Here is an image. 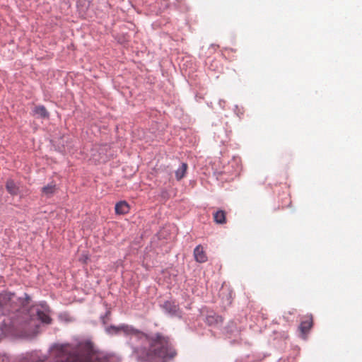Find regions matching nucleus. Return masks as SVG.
Returning <instances> with one entry per match:
<instances>
[{
    "mask_svg": "<svg viewBox=\"0 0 362 362\" xmlns=\"http://www.w3.org/2000/svg\"><path fill=\"white\" fill-rule=\"evenodd\" d=\"M163 308L170 313H175L177 310V305L171 301H165L163 305Z\"/></svg>",
    "mask_w": 362,
    "mask_h": 362,
    "instance_id": "obj_14",
    "label": "nucleus"
},
{
    "mask_svg": "<svg viewBox=\"0 0 362 362\" xmlns=\"http://www.w3.org/2000/svg\"><path fill=\"white\" fill-rule=\"evenodd\" d=\"M313 325V317L312 315H305L299 326V329L303 334H306L312 328Z\"/></svg>",
    "mask_w": 362,
    "mask_h": 362,
    "instance_id": "obj_4",
    "label": "nucleus"
},
{
    "mask_svg": "<svg viewBox=\"0 0 362 362\" xmlns=\"http://www.w3.org/2000/svg\"><path fill=\"white\" fill-rule=\"evenodd\" d=\"M57 190V186L53 182L48 184L47 185L43 187L42 188V195L50 197L52 196Z\"/></svg>",
    "mask_w": 362,
    "mask_h": 362,
    "instance_id": "obj_9",
    "label": "nucleus"
},
{
    "mask_svg": "<svg viewBox=\"0 0 362 362\" xmlns=\"http://www.w3.org/2000/svg\"><path fill=\"white\" fill-rule=\"evenodd\" d=\"M129 211V206L125 201H121L115 205V212L117 214H127Z\"/></svg>",
    "mask_w": 362,
    "mask_h": 362,
    "instance_id": "obj_6",
    "label": "nucleus"
},
{
    "mask_svg": "<svg viewBox=\"0 0 362 362\" xmlns=\"http://www.w3.org/2000/svg\"><path fill=\"white\" fill-rule=\"evenodd\" d=\"M187 163H182L181 166L175 171V177L177 180L182 179L187 172Z\"/></svg>",
    "mask_w": 362,
    "mask_h": 362,
    "instance_id": "obj_12",
    "label": "nucleus"
},
{
    "mask_svg": "<svg viewBox=\"0 0 362 362\" xmlns=\"http://www.w3.org/2000/svg\"><path fill=\"white\" fill-rule=\"evenodd\" d=\"M120 328V331L124 333L136 334L143 341H146L148 344V349H144L142 354L144 359L148 362H166L173 358L177 354L169 338L160 333L149 337L128 325H122Z\"/></svg>",
    "mask_w": 362,
    "mask_h": 362,
    "instance_id": "obj_2",
    "label": "nucleus"
},
{
    "mask_svg": "<svg viewBox=\"0 0 362 362\" xmlns=\"http://www.w3.org/2000/svg\"><path fill=\"white\" fill-rule=\"evenodd\" d=\"M37 315L38 319L43 323L49 324L52 321L49 315L44 311L37 310Z\"/></svg>",
    "mask_w": 362,
    "mask_h": 362,
    "instance_id": "obj_13",
    "label": "nucleus"
},
{
    "mask_svg": "<svg viewBox=\"0 0 362 362\" xmlns=\"http://www.w3.org/2000/svg\"><path fill=\"white\" fill-rule=\"evenodd\" d=\"M34 115H36L42 118H48L49 112L43 105H38L35 107L33 110Z\"/></svg>",
    "mask_w": 362,
    "mask_h": 362,
    "instance_id": "obj_11",
    "label": "nucleus"
},
{
    "mask_svg": "<svg viewBox=\"0 0 362 362\" xmlns=\"http://www.w3.org/2000/svg\"><path fill=\"white\" fill-rule=\"evenodd\" d=\"M6 188L8 192L13 196L17 195L19 192V187L13 180H8L6 181Z\"/></svg>",
    "mask_w": 362,
    "mask_h": 362,
    "instance_id": "obj_7",
    "label": "nucleus"
},
{
    "mask_svg": "<svg viewBox=\"0 0 362 362\" xmlns=\"http://www.w3.org/2000/svg\"><path fill=\"white\" fill-rule=\"evenodd\" d=\"M25 305V300L17 298L13 293L4 291L0 293V307L10 310H18Z\"/></svg>",
    "mask_w": 362,
    "mask_h": 362,
    "instance_id": "obj_3",
    "label": "nucleus"
},
{
    "mask_svg": "<svg viewBox=\"0 0 362 362\" xmlns=\"http://www.w3.org/2000/svg\"><path fill=\"white\" fill-rule=\"evenodd\" d=\"M194 257L197 262L204 263L207 261V255L201 245H197L194 250Z\"/></svg>",
    "mask_w": 362,
    "mask_h": 362,
    "instance_id": "obj_5",
    "label": "nucleus"
},
{
    "mask_svg": "<svg viewBox=\"0 0 362 362\" xmlns=\"http://www.w3.org/2000/svg\"><path fill=\"white\" fill-rule=\"evenodd\" d=\"M214 220L218 224L226 223V212L223 210H218L214 214Z\"/></svg>",
    "mask_w": 362,
    "mask_h": 362,
    "instance_id": "obj_10",
    "label": "nucleus"
},
{
    "mask_svg": "<svg viewBox=\"0 0 362 362\" xmlns=\"http://www.w3.org/2000/svg\"><path fill=\"white\" fill-rule=\"evenodd\" d=\"M120 327L110 326L106 329L109 334H117L120 331Z\"/></svg>",
    "mask_w": 362,
    "mask_h": 362,
    "instance_id": "obj_15",
    "label": "nucleus"
},
{
    "mask_svg": "<svg viewBox=\"0 0 362 362\" xmlns=\"http://www.w3.org/2000/svg\"><path fill=\"white\" fill-rule=\"evenodd\" d=\"M223 321V317L216 314L208 315L206 319V322L209 325H218L221 324Z\"/></svg>",
    "mask_w": 362,
    "mask_h": 362,
    "instance_id": "obj_8",
    "label": "nucleus"
},
{
    "mask_svg": "<svg viewBox=\"0 0 362 362\" xmlns=\"http://www.w3.org/2000/svg\"><path fill=\"white\" fill-rule=\"evenodd\" d=\"M25 296H26V299L29 300V296H28L27 294H25Z\"/></svg>",
    "mask_w": 362,
    "mask_h": 362,
    "instance_id": "obj_16",
    "label": "nucleus"
},
{
    "mask_svg": "<svg viewBox=\"0 0 362 362\" xmlns=\"http://www.w3.org/2000/svg\"><path fill=\"white\" fill-rule=\"evenodd\" d=\"M53 362H113L112 358L95 349L93 343L81 341L76 346L56 344L53 347Z\"/></svg>",
    "mask_w": 362,
    "mask_h": 362,
    "instance_id": "obj_1",
    "label": "nucleus"
}]
</instances>
